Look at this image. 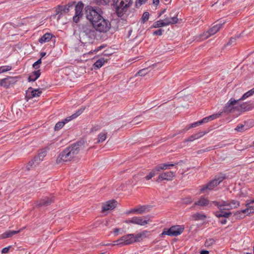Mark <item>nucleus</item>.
Returning a JSON list of instances; mask_svg holds the SVG:
<instances>
[{"label":"nucleus","instance_id":"1","mask_svg":"<svg viewBox=\"0 0 254 254\" xmlns=\"http://www.w3.org/2000/svg\"><path fill=\"white\" fill-rule=\"evenodd\" d=\"M82 145L81 142H78L65 148L58 156L57 163L60 164L74 160L79 152Z\"/></svg>","mask_w":254,"mask_h":254},{"label":"nucleus","instance_id":"2","mask_svg":"<svg viewBox=\"0 0 254 254\" xmlns=\"http://www.w3.org/2000/svg\"><path fill=\"white\" fill-rule=\"evenodd\" d=\"M96 31L107 33L111 28V22L104 17H90L88 19Z\"/></svg>","mask_w":254,"mask_h":254},{"label":"nucleus","instance_id":"3","mask_svg":"<svg viewBox=\"0 0 254 254\" xmlns=\"http://www.w3.org/2000/svg\"><path fill=\"white\" fill-rule=\"evenodd\" d=\"M96 31L94 27L91 26L86 25L83 27L82 30L80 32V39L85 42H90L94 39L96 36Z\"/></svg>","mask_w":254,"mask_h":254},{"label":"nucleus","instance_id":"4","mask_svg":"<svg viewBox=\"0 0 254 254\" xmlns=\"http://www.w3.org/2000/svg\"><path fill=\"white\" fill-rule=\"evenodd\" d=\"M182 19H179L177 17H166L164 19L155 22L152 27L159 28L164 27L171 24H176L182 21Z\"/></svg>","mask_w":254,"mask_h":254},{"label":"nucleus","instance_id":"5","mask_svg":"<svg viewBox=\"0 0 254 254\" xmlns=\"http://www.w3.org/2000/svg\"><path fill=\"white\" fill-rule=\"evenodd\" d=\"M185 227L183 225H174L169 229H164L161 236L168 235L169 236H177L181 235L184 231Z\"/></svg>","mask_w":254,"mask_h":254},{"label":"nucleus","instance_id":"6","mask_svg":"<svg viewBox=\"0 0 254 254\" xmlns=\"http://www.w3.org/2000/svg\"><path fill=\"white\" fill-rule=\"evenodd\" d=\"M224 178L225 177L223 176H216L213 180L200 187V192L203 193L207 190H213L215 187L222 182L224 180Z\"/></svg>","mask_w":254,"mask_h":254},{"label":"nucleus","instance_id":"7","mask_svg":"<svg viewBox=\"0 0 254 254\" xmlns=\"http://www.w3.org/2000/svg\"><path fill=\"white\" fill-rule=\"evenodd\" d=\"M239 99L235 100L231 98L225 104L223 108V112L227 114L234 113L235 111H239Z\"/></svg>","mask_w":254,"mask_h":254},{"label":"nucleus","instance_id":"8","mask_svg":"<svg viewBox=\"0 0 254 254\" xmlns=\"http://www.w3.org/2000/svg\"><path fill=\"white\" fill-rule=\"evenodd\" d=\"M85 16H102L104 10L99 6L87 5L84 8Z\"/></svg>","mask_w":254,"mask_h":254},{"label":"nucleus","instance_id":"9","mask_svg":"<svg viewBox=\"0 0 254 254\" xmlns=\"http://www.w3.org/2000/svg\"><path fill=\"white\" fill-rule=\"evenodd\" d=\"M75 1H70L66 5H59L56 9V15H70L71 10H72Z\"/></svg>","mask_w":254,"mask_h":254},{"label":"nucleus","instance_id":"10","mask_svg":"<svg viewBox=\"0 0 254 254\" xmlns=\"http://www.w3.org/2000/svg\"><path fill=\"white\" fill-rule=\"evenodd\" d=\"M113 1L118 13H121L122 10L132 3V0H113Z\"/></svg>","mask_w":254,"mask_h":254},{"label":"nucleus","instance_id":"11","mask_svg":"<svg viewBox=\"0 0 254 254\" xmlns=\"http://www.w3.org/2000/svg\"><path fill=\"white\" fill-rule=\"evenodd\" d=\"M46 151H43L39 153L37 156L35 157L33 160L28 163L26 166L27 169L30 170L31 168H33V167L36 166V165L43 160V158L46 156Z\"/></svg>","mask_w":254,"mask_h":254},{"label":"nucleus","instance_id":"12","mask_svg":"<svg viewBox=\"0 0 254 254\" xmlns=\"http://www.w3.org/2000/svg\"><path fill=\"white\" fill-rule=\"evenodd\" d=\"M250 203H248L246 204L247 208L243 209L240 211H237L235 213V215L236 216L239 218H244L245 215L243 214H246V215H248L254 213V206H251Z\"/></svg>","mask_w":254,"mask_h":254},{"label":"nucleus","instance_id":"13","mask_svg":"<svg viewBox=\"0 0 254 254\" xmlns=\"http://www.w3.org/2000/svg\"><path fill=\"white\" fill-rule=\"evenodd\" d=\"M134 234H128L123 236L115 242V245H128L134 242Z\"/></svg>","mask_w":254,"mask_h":254},{"label":"nucleus","instance_id":"14","mask_svg":"<svg viewBox=\"0 0 254 254\" xmlns=\"http://www.w3.org/2000/svg\"><path fill=\"white\" fill-rule=\"evenodd\" d=\"M16 77L8 76L0 80V85L5 88H10L17 81Z\"/></svg>","mask_w":254,"mask_h":254},{"label":"nucleus","instance_id":"15","mask_svg":"<svg viewBox=\"0 0 254 254\" xmlns=\"http://www.w3.org/2000/svg\"><path fill=\"white\" fill-rule=\"evenodd\" d=\"M225 22H223L222 24L219 23L213 26L211 28H210L208 31L206 32L203 33V34L201 35V38L202 40H204L208 38L211 35H214L216 32H217L221 28V26L223 24H224Z\"/></svg>","mask_w":254,"mask_h":254},{"label":"nucleus","instance_id":"16","mask_svg":"<svg viewBox=\"0 0 254 254\" xmlns=\"http://www.w3.org/2000/svg\"><path fill=\"white\" fill-rule=\"evenodd\" d=\"M175 178V175L173 172H166L161 173L159 175L156 182L160 183L165 180L170 181L173 180Z\"/></svg>","mask_w":254,"mask_h":254},{"label":"nucleus","instance_id":"17","mask_svg":"<svg viewBox=\"0 0 254 254\" xmlns=\"http://www.w3.org/2000/svg\"><path fill=\"white\" fill-rule=\"evenodd\" d=\"M118 202L115 200H111L102 204V211L105 212L114 209L117 205Z\"/></svg>","mask_w":254,"mask_h":254},{"label":"nucleus","instance_id":"18","mask_svg":"<svg viewBox=\"0 0 254 254\" xmlns=\"http://www.w3.org/2000/svg\"><path fill=\"white\" fill-rule=\"evenodd\" d=\"M42 92V90L39 89H32L31 87H30L26 92V98L31 99L34 97H39Z\"/></svg>","mask_w":254,"mask_h":254},{"label":"nucleus","instance_id":"19","mask_svg":"<svg viewBox=\"0 0 254 254\" xmlns=\"http://www.w3.org/2000/svg\"><path fill=\"white\" fill-rule=\"evenodd\" d=\"M75 13L74 16H82L85 14V12L83 11L84 4L81 1L75 3L74 5Z\"/></svg>","mask_w":254,"mask_h":254},{"label":"nucleus","instance_id":"20","mask_svg":"<svg viewBox=\"0 0 254 254\" xmlns=\"http://www.w3.org/2000/svg\"><path fill=\"white\" fill-rule=\"evenodd\" d=\"M254 108V103H245L242 104L239 103V111L246 112Z\"/></svg>","mask_w":254,"mask_h":254},{"label":"nucleus","instance_id":"21","mask_svg":"<svg viewBox=\"0 0 254 254\" xmlns=\"http://www.w3.org/2000/svg\"><path fill=\"white\" fill-rule=\"evenodd\" d=\"M209 203L210 201L207 198L203 196H201L198 199V200L195 201L194 205L200 207H204L208 206Z\"/></svg>","mask_w":254,"mask_h":254},{"label":"nucleus","instance_id":"22","mask_svg":"<svg viewBox=\"0 0 254 254\" xmlns=\"http://www.w3.org/2000/svg\"><path fill=\"white\" fill-rule=\"evenodd\" d=\"M53 202L52 197H45L37 202V205L39 206H47Z\"/></svg>","mask_w":254,"mask_h":254},{"label":"nucleus","instance_id":"23","mask_svg":"<svg viewBox=\"0 0 254 254\" xmlns=\"http://www.w3.org/2000/svg\"><path fill=\"white\" fill-rule=\"evenodd\" d=\"M22 229L19 230L18 231H11V230H8L3 234H1L0 236V239H5L7 238H10L13 235L16 234L20 232H21Z\"/></svg>","mask_w":254,"mask_h":254},{"label":"nucleus","instance_id":"24","mask_svg":"<svg viewBox=\"0 0 254 254\" xmlns=\"http://www.w3.org/2000/svg\"><path fill=\"white\" fill-rule=\"evenodd\" d=\"M222 113V112H220L203 118L200 120L201 124L203 123H206L210 121L219 118L221 116Z\"/></svg>","mask_w":254,"mask_h":254},{"label":"nucleus","instance_id":"25","mask_svg":"<svg viewBox=\"0 0 254 254\" xmlns=\"http://www.w3.org/2000/svg\"><path fill=\"white\" fill-rule=\"evenodd\" d=\"M135 224L144 226L149 223V219L141 217H134Z\"/></svg>","mask_w":254,"mask_h":254},{"label":"nucleus","instance_id":"26","mask_svg":"<svg viewBox=\"0 0 254 254\" xmlns=\"http://www.w3.org/2000/svg\"><path fill=\"white\" fill-rule=\"evenodd\" d=\"M70 121V118L67 117L66 118H65L62 121L58 122L55 126V127H54L55 131H58L60 129H61L66 123H68Z\"/></svg>","mask_w":254,"mask_h":254},{"label":"nucleus","instance_id":"27","mask_svg":"<svg viewBox=\"0 0 254 254\" xmlns=\"http://www.w3.org/2000/svg\"><path fill=\"white\" fill-rule=\"evenodd\" d=\"M156 66V64H153L152 66H149L147 68H144L143 69H142L140 70L136 73V74L135 75H136L137 74V75H138L139 76H145L146 74H147L148 72H149L150 71L151 69H152L153 68H154Z\"/></svg>","mask_w":254,"mask_h":254},{"label":"nucleus","instance_id":"28","mask_svg":"<svg viewBox=\"0 0 254 254\" xmlns=\"http://www.w3.org/2000/svg\"><path fill=\"white\" fill-rule=\"evenodd\" d=\"M148 232L147 231H144L139 234H137L136 235H134V242H139L143 239L147 237V234Z\"/></svg>","mask_w":254,"mask_h":254},{"label":"nucleus","instance_id":"29","mask_svg":"<svg viewBox=\"0 0 254 254\" xmlns=\"http://www.w3.org/2000/svg\"><path fill=\"white\" fill-rule=\"evenodd\" d=\"M223 210H220V211H217L215 212L214 214L217 217H224V218H228L231 214L232 213L230 212H224L222 211Z\"/></svg>","mask_w":254,"mask_h":254},{"label":"nucleus","instance_id":"30","mask_svg":"<svg viewBox=\"0 0 254 254\" xmlns=\"http://www.w3.org/2000/svg\"><path fill=\"white\" fill-rule=\"evenodd\" d=\"M174 166V164H161L156 166V170H157V171H160L161 170H166L170 167H172Z\"/></svg>","mask_w":254,"mask_h":254},{"label":"nucleus","instance_id":"31","mask_svg":"<svg viewBox=\"0 0 254 254\" xmlns=\"http://www.w3.org/2000/svg\"><path fill=\"white\" fill-rule=\"evenodd\" d=\"M41 72L40 70L33 71L31 74L29 76L28 79L30 81H35L40 75Z\"/></svg>","mask_w":254,"mask_h":254},{"label":"nucleus","instance_id":"32","mask_svg":"<svg viewBox=\"0 0 254 254\" xmlns=\"http://www.w3.org/2000/svg\"><path fill=\"white\" fill-rule=\"evenodd\" d=\"M52 38V35L50 33L45 34L39 40L41 43L49 42Z\"/></svg>","mask_w":254,"mask_h":254},{"label":"nucleus","instance_id":"33","mask_svg":"<svg viewBox=\"0 0 254 254\" xmlns=\"http://www.w3.org/2000/svg\"><path fill=\"white\" fill-rule=\"evenodd\" d=\"M149 210V207L148 206H140L138 208H134V211L139 214H143L145 212H148Z\"/></svg>","mask_w":254,"mask_h":254},{"label":"nucleus","instance_id":"34","mask_svg":"<svg viewBox=\"0 0 254 254\" xmlns=\"http://www.w3.org/2000/svg\"><path fill=\"white\" fill-rule=\"evenodd\" d=\"M107 132L106 130L100 133L98 135V143H101L104 141L107 138Z\"/></svg>","mask_w":254,"mask_h":254},{"label":"nucleus","instance_id":"35","mask_svg":"<svg viewBox=\"0 0 254 254\" xmlns=\"http://www.w3.org/2000/svg\"><path fill=\"white\" fill-rule=\"evenodd\" d=\"M240 205V202L238 201H236L235 200H232L230 202H229V210L236 208L239 206Z\"/></svg>","mask_w":254,"mask_h":254},{"label":"nucleus","instance_id":"36","mask_svg":"<svg viewBox=\"0 0 254 254\" xmlns=\"http://www.w3.org/2000/svg\"><path fill=\"white\" fill-rule=\"evenodd\" d=\"M254 94V88L249 90L247 92L245 93L242 97L239 99L240 101L242 100H245L249 97L252 96Z\"/></svg>","mask_w":254,"mask_h":254},{"label":"nucleus","instance_id":"37","mask_svg":"<svg viewBox=\"0 0 254 254\" xmlns=\"http://www.w3.org/2000/svg\"><path fill=\"white\" fill-rule=\"evenodd\" d=\"M106 62L104 58H101L94 63V65L99 68L102 67Z\"/></svg>","mask_w":254,"mask_h":254},{"label":"nucleus","instance_id":"38","mask_svg":"<svg viewBox=\"0 0 254 254\" xmlns=\"http://www.w3.org/2000/svg\"><path fill=\"white\" fill-rule=\"evenodd\" d=\"M192 217L194 220H204L206 218V216L205 215L197 213L192 216Z\"/></svg>","mask_w":254,"mask_h":254},{"label":"nucleus","instance_id":"39","mask_svg":"<svg viewBox=\"0 0 254 254\" xmlns=\"http://www.w3.org/2000/svg\"><path fill=\"white\" fill-rule=\"evenodd\" d=\"M84 110V108H80V109L78 110L76 113L72 115L71 116L68 117V118H70L71 121V120L75 119L80 115L83 113Z\"/></svg>","mask_w":254,"mask_h":254},{"label":"nucleus","instance_id":"40","mask_svg":"<svg viewBox=\"0 0 254 254\" xmlns=\"http://www.w3.org/2000/svg\"><path fill=\"white\" fill-rule=\"evenodd\" d=\"M11 69L12 67L10 65L1 66L0 67V74L8 71Z\"/></svg>","mask_w":254,"mask_h":254},{"label":"nucleus","instance_id":"41","mask_svg":"<svg viewBox=\"0 0 254 254\" xmlns=\"http://www.w3.org/2000/svg\"><path fill=\"white\" fill-rule=\"evenodd\" d=\"M157 170H156V167L152 170V171L147 175L145 178L147 180H150L156 174Z\"/></svg>","mask_w":254,"mask_h":254},{"label":"nucleus","instance_id":"42","mask_svg":"<svg viewBox=\"0 0 254 254\" xmlns=\"http://www.w3.org/2000/svg\"><path fill=\"white\" fill-rule=\"evenodd\" d=\"M229 203L228 201H222L221 202V209L220 210H229Z\"/></svg>","mask_w":254,"mask_h":254},{"label":"nucleus","instance_id":"43","mask_svg":"<svg viewBox=\"0 0 254 254\" xmlns=\"http://www.w3.org/2000/svg\"><path fill=\"white\" fill-rule=\"evenodd\" d=\"M215 243V240L213 239H209L207 240L205 242V246L206 247H210L213 245Z\"/></svg>","mask_w":254,"mask_h":254},{"label":"nucleus","instance_id":"44","mask_svg":"<svg viewBox=\"0 0 254 254\" xmlns=\"http://www.w3.org/2000/svg\"><path fill=\"white\" fill-rule=\"evenodd\" d=\"M42 63V61H41V59H40L39 60H38L37 62H35L33 64V67L35 68V69H38L39 67V65L40 64H41Z\"/></svg>","mask_w":254,"mask_h":254},{"label":"nucleus","instance_id":"45","mask_svg":"<svg viewBox=\"0 0 254 254\" xmlns=\"http://www.w3.org/2000/svg\"><path fill=\"white\" fill-rule=\"evenodd\" d=\"M147 1V0H138L136 2V6L138 7L141 5L142 4L145 3Z\"/></svg>","mask_w":254,"mask_h":254},{"label":"nucleus","instance_id":"46","mask_svg":"<svg viewBox=\"0 0 254 254\" xmlns=\"http://www.w3.org/2000/svg\"><path fill=\"white\" fill-rule=\"evenodd\" d=\"M134 217L131 218V219H128V220H126L124 221V223H127V224H130V223H131V224H135V222L134 221Z\"/></svg>","mask_w":254,"mask_h":254},{"label":"nucleus","instance_id":"47","mask_svg":"<svg viewBox=\"0 0 254 254\" xmlns=\"http://www.w3.org/2000/svg\"><path fill=\"white\" fill-rule=\"evenodd\" d=\"M110 0H97L98 3L102 5L107 4Z\"/></svg>","mask_w":254,"mask_h":254},{"label":"nucleus","instance_id":"48","mask_svg":"<svg viewBox=\"0 0 254 254\" xmlns=\"http://www.w3.org/2000/svg\"><path fill=\"white\" fill-rule=\"evenodd\" d=\"M162 31H163L162 30L160 29L159 30L154 31L153 32V34L154 35H159V36H161L162 34Z\"/></svg>","mask_w":254,"mask_h":254},{"label":"nucleus","instance_id":"49","mask_svg":"<svg viewBox=\"0 0 254 254\" xmlns=\"http://www.w3.org/2000/svg\"><path fill=\"white\" fill-rule=\"evenodd\" d=\"M239 37V36H237L235 37H233V38H232L230 41H229V42L227 43V45H231V44H232L233 43H235V41H236V40L237 38H238Z\"/></svg>","mask_w":254,"mask_h":254},{"label":"nucleus","instance_id":"50","mask_svg":"<svg viewBox=\"0 0 254 254\" xmlns=\"http://www.w3.org/2000/svg\"><path fill=\"white\" fill-rule=\"evenodd\" d=\"M244 127V126L243 125H239L235 128V130L237 131H242Z\"/></svg>","mask_w":254,"mask_h":254},{"label":"nucleus","instance_id":"51","mask_svg":"<svg viewBox=\"0 0 254 254\" xmlns=\"http://www.w3.org/2000/svg\"><path fill=\"white\" fill-rule=\"evenodd\" d=\"M201 125V122L200 121H198V122H195V123H192V124H191L190 125V127H196V126H199Z\"/></svg>","mask_w":254,"mask_h":254},{"label":"nucleus","instance_id":"52","mask_svg":"<svg viewBox=\"0 0 254 254\" xmlns=\"http://www.w3.org/2000/svg\"><path fill=\"white\" fill-rule=\"evenodd\" d=\"M10 248H11V246H8L7 247H5V248L2 249V250H1V253L2 254L7 253Z\"/></svg>","mask_w":254,"mask_h":254},{"label":"nucleus","instance_id":"53","mask_svg":"<svg viewBox=\"0 0 254 254\" xmlns=\"http://www.w3.org/2000/svg\"><path fill=\"white\" fill-rule=\"evenodd\" d=\"M212 203L216 206L219 209H221V202H217L216 201H212Z\"/></svg>","mask_w":254,"mask_h":254},{"label":"nucleus","instance_id":"54","mask_svg":"<svg viewBox=\"0 0 254 254\" xmlns=\"http://www.w3.org/2000/svg\"><path fill=\"white\" fill-rule=\"evenodd\" d=\"M195 140L194 136L193 135H191L190 137H189L188 139L185 140V142L187 141H193Z\"/></svg>","mask_w":254,"mask_h":254},{"label":"nucleus","instance_id":"55","mask_svg":"<svg viewBox=\"0 0 254 254\" xmlns=\"http://www.w3.org/2000/svg\"><path fill=\"white\" fill-rule=\"evenodd\" d=\"M214 149V148H213L212 147H208L207 148H206L205 149L199 150L198 152L199 153V152H207V151H210V150Z\"/></svg>","mask_w":254,"mask_h":254},{"label":"nucleus","instance_id":"56","mask_svg":"<svg viewBox=\"0 0 254 254\" xmlns=\"http://www.w3.org/2000/svg\"><path fill=\"white\" fill-rule=\"evenodd\" d=\"M72 20L75 23H78L80 20V17H72Z\"/></svg>","mask_w":254,"mask_h":254},{"label":"nucleus","instance_id":"57","mask_svg":"<svg viewBox=\"0 0 254 254\" xmlns=\"http://www.w3.org/2000/svg\"><path fill=\"white\" fill-rule=\"evenodd\" d=\"M149 17H142L141 18V22L142 23H145L148 20Z\"/></svg>","mask_w":254,"mask_h":254},{"label":"nucleus","instance_id":"58","mask_svg":"<svg viewBox=\"0 0 254 254\" xmlns=\"http://www.w3.org/2000/svg\"><path fill=\"white\" fill-rule=\"evenodd\" d=\"M197 133H198L199 137L200 138V137H202L203 136H204L206 132H205V131H200V132H197Z\"/></svg>","mask_w":254,"mask_h":254},{"label":"nucleus","instance_id":"59","mask_svg":"<svg viewBox=\"0 0 254 254\" xmlns=\"http://www.w3.org/2000/svg\"><path fill=\"white\" fill-rule=\"evenodd\" d=\"M136 213V211H134V209H131V210L128 211L126 212L127 214H129L130 213Z\"/></svg>","mask_w":254,"mask_h":254},{"label":"nucleus","instance_id":"60","mask_svg":"<svg viewBox=\"0 0 254 254\" xmlns=\"http://www.w3.org/2000/svg\"><path fill=\"white\" fill-rule=\"evenodd\" d=\"M120 232V229H118V228H115L114 230V233L115 235H118V233Z\"/></svg>","mask_w":254,"mask_h":254},{"label":"nucleus","instance_id":"61","mask_svg":"<svg viewBox=\"0 0 254 254\" xmlns=\"http://www.w3.org/2000/svg\"><path fill=\"white\" fill-rule=\"evenodd\" d=\"M103 48V46H101L98 47L97 48H96V49H95L94 50V52L97 53V52H98L99 50H100Z\"/></svg>","mask_w":254,"mask_h":254},{"label":"nucleus","instance_id":"62","mask_svg":"<svg viewBox=\"0 0 254 254\" xmlns=\"http://www.w3.org/2000/svg\"><path fill=\"white\" fill-rule=\"evenodd\" d=\"M209 251L206 250H202L200 251V254H208Z\"/></svg>","mask_w":254,"mask_h":254},{"label":"nucleus","instance_id":"63","mask_svg":"<svg viewBox=\"0 0 254 254\" xmlns=\"http://www.w3.org/2000/svg\"><path fill=\"white\" fill-rule=\"evenodd\" d=\"M226 222H227V220L225 218L223 219L220 221V223L222 225L225 224L226 223Z\"/></svg>","mask_w":254,"mask_h":254},{"label":"nucleus","instance_id":"64","mask_svg":"<svg viewBox=\"0 0 254 254\" xmlns=\"http://www.w3.org/2000/svg\"><path fill=\"white\" fill-rule=\"evenodd\" d=\"M193 135L194 136V138L195 140L200 138V137H199V135H198L197 133L193 134Z\"/></svg>","mask_w":254,"mask_h":254}]
</instances>
